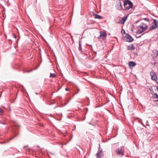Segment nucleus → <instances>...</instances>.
<instances>
[{
  "mask_svg": "<svg viewBox=\"0 0 158 158\" xmlns=\"http://www.w3.org/2000/svg\"><path fill=\"white\" fill-rule=\"evenodd\" d=\"M148 28V26L146 23H142L138 27L139 29L137 31L136 33L138 34H141L146 31Z\"/></svg>",
  "mask_w": 158,
  "mask_h": 158,
  "instance_id": "1",
  "label": "nucleus"
},
{
  "mask_svg": "<svg viewBox=\"0 0 158 158\" xmlns=\"http://www.w3.org/2000/svg\"><path fill=\"white\" fill-rule=\"evenodd\" d=\"M123 2L125 8L123 10H129L133 6V3L129 0H123Z\"/></svg>",
  "mask_w": 158,
  "mask_h": 158,
  "instance_id": "2",
  "label": "nucleus"
},
{
  "mask_svg": "<svg viewBox=\"0 0 158 158\" xmlns=\"http://www.w3.org/2000/svg\"><path fill=\"white\" fill-rule=\"evenodd\" d=\"M124 147L121 146L116 149L115 152L117 153V154L122 156L124 155Z\"/></svg>",
  "mask_w": 158,
  "mask_h": 158,
  "instance_id": "3",
  "label": "nucleus"
},
{
  "mask_svg": "<svg viewBox=\"0 0 158 158\" xmlns=\"http://www.w3.org/2000/svg\"><path fill=\"white\" fill-rule=\"evenodd\" d=\"M153 23L149 28V30H154L158 27V21L156 19H154Z\"/></svg>",
  "mask_w": 158,
  "mask_h": 158,
  "instance_id": "4",
  "label": "nucleus"
},
{
  "mask_svg": "<svg viewBox=\"0 0 158 158\" xmlns=\"http://www.w3.org/2000/svg\"><path fill=\"white\" fill-rule=\"evenodd\" d=\"M115 7L118 10H120L122 8L121 1V0H117L116 2Z\"/></svg>",
  "mask_w": 158,
  "mask_h": 158,
  "instance_id": "5",
  "label": "nucleus"
},
{
  "mask_svg": "<svg viewBox=\"0 0 158 158\" xmlns=\"http://www.w3.org/2000/svg\"><path fill=\"white\" fill-rule=\"evenodd\" d=\"M150 75L151 77L152 80L156 81V82H158V80L157 81V76L153 71L150 72Z\"/></svg>",
  "mask_w": 158,
  "mask_h": 158,
  "instance_id": "6",
  "label": "nucleus"
},
{
  "mask_svg": "<svg viewBox=\"0 0 158 158\" xmlns=\"http://www.w3.org/2000/svg\"><path fill=\"white\" fill-rule=\"evenodd\" d=\"M107 35V34L106 32L101 31L100 32V35L99 36L98 38V39L101 38L103 40L106 38Z\"/></svg>",
  "mask_w": 158,
  "mask_h": 158,
  "instance_id": "7",
  "label": "nucleus"
},
{
  "mask_svg": "<svg viewBox=\"0 0 158 158\" xmlns=\"http://www.w3.org/2000/svg\"><path fill=\"white\" fill-rule=\"evenodd\" d=\"M126 38L127 42H131L133 40L131 36L128 34L126 35Z\"/></svg>",
  "mask_w": 158,
  "mask_h": 158,
  "instance_id": "8",
  "label": "nucleus"
},
{
  "mask_svg": "<svg viewBox=\"0 0 158 158\" xmlns=\"http://www.w3.org/2000/svg\"><path fill=\"white\" fill-rule=\"evenodd\" d=\"M127 19V17L124 16L123 18L118 22V23L124 24Z\"/></svg>",
  "mask_w": 158,
  "mask_h": 158,
  "instance_id": "9",
  "label": "nucleus"
},
{
  "mask_svg": "<svg viewBox=\"0 0 158 158\" xmlns=\"http://www.w3.org/2000/svg\"><path fill=\"white\" fill-rule=\"evenodd\" d=\"M135 49L134 45L133 44L129 45L127 47V49L128 50H133Z\"/></svg>",
  "mask_w": 158,
  "mask_h": 158,
  "instance_id": "10",
  "label": "nucleus"
},
{
  "mask_svg": "<svg viewBox=\"0 0 158 158\" xmlns=\"http://www.w3.org/2000/svg\"><path fill=\"white\" fill-rule=\"evenodd\" d=\"M136 63L133 61H130L128 63V65L130 66V67H134L136 65Z\"/></svg>",
  "mask_w": 158,
  "mask_h": 158,
  "instance_id": "11",
  "label": "nucleus"
},
{
  "mask_svg": "<svg viewBox=\"0 0 158 158\" xmlns=\"http://www.w3.org/2000/svg\"><path fill=\"white\" fill-rule=\"evenodd\" d=\"M94 18L101 19H102L103 18V17L100 15H98L97 14H95V15Z\"/></svg>",
  "mask_w": 158,
  "mask_h": 158,
  "instance_id": "12",
  "label": "nucleus"
},
{
  "mask_svg": "<svg viewBox=\"0 0 158 158\" xmlns=\"http://www.w3.org/2000/svg\"><path fill=\"white\" fill-rule=\"evenodd\" d=\"M56 77V75L55 73H50V77L52 78L55 77Z\"/></svg>",
  "mask_w": 158,
  "mask_h": 158,
  "instance_id": "13",
  "label": "nucleus"
},
{
  "mask_svg": "<svg viewBox=\"0 0 158 158\" xmlns=\"http://www.w3.org/2000/svg\"><path fill=\"white\" fill-rule=\"evenodd\" d=\"M4 110L0 107V114L1 115L4 114Z\"/></svg>",
  "mask_w": 158,
  "mask_h": 158,
  "instance_id": "14",
  "label": "nucleus"
},
{
  "mask_svg": "<svg viewBox=\"0 0 158 158\" xmlns=\"http://www.w3.org/2000/svg\"><path fill=\"white\" fill-rule=\"evenodd\" d=\"M79 49L80 50H81V44L80 41L79 42Z\"/></svg>",
  "mask_w": 158,
  "mask_h": 158,
  "instance_id": "15",
  "label": "nucleus"
},
{
  "mask_svg": "<svg viewBox=\"0 0 158 158\" xmlns=\"http://www.w3.org/2000/svg\"><path fill=\"white\" fill-rule=\"evenodd\" d=\"M96 155L97 156V158H100L101 156H99V153L98 152H97Z\"/></svg>",
  "mask_w": 158,
  "mask_h": 158,
  "instance_id": "16",
  "label": "nucleus"
},
{
  "mask_svg": "<svg viewBox=\"0 0 158 158\" xmlns=\"http://www.w3.org/2000/svg\"><path fill=\"white\" fill-rule=\"evenodd\" d=\"M32 71V70H31L30 71L25 70L24 71V73H29V72H30Z\"/></svg>",
  "mask_w": 158,
  "mask_h": 158,
  "instance_id": "17",
  "label": "nucleus"
},
{
  "mask_svg": "<svg viewBox=\"0 0 158 158\" xmlns=\"http://www.w3.org/2000/svg\"><path fill=\"white\" fill-rule=\"evenodd\" d=\"M16 127V128L17 129H19V126L18 125H14V127ZM13 129H15V128H14Z\"/></svg>",
  "mask_w": 158,
  "mask_h": 158,
  "instance_id": "18",
  "label": "nucleus"
},
{
  "mask_svg": "<svg viewBox=\"0 0 158 158\" xmlns=\"http://www.w3.org/2000/svg\"><path fill=\"white\" fill-rule=\"evenodd\" d=\"M121 33L123 34H125V31L124 29H122V31H121Z\"/></svg>",
  "mask_w": 158,
  "mask_h": 158,
  "instance_id": "19",
  "label": "nucleus"
},
{
  "mask_svg": "<svg viewBox=\"0 0 158 158\" xmlns=\"http://www.w3.org/2000/svg\"><path fill=\"white\" fill-rule=\"evenodd\" d=\"M155 95L156 97L154 98H158V95H157L156 94H155Z\"/></svg>",
  "mask_w": 158,
  "mask_h": 158,
  "instance_id": "20",
  "label": "nucleus"
},
{
  "mask_svg": "<svg viewBox=\"0 0 158 158\" xmlns=\"http://www.w3.org/2000/svg\"><path fill=\"white\" fill-rule=\"evenodd\" d=\"M144 19L146 21H148V19L147 18H145Z\"/></svg>",
  "mask_w": 158,
  "mask_h": 158,
  "instance_id": "21",
  "label": "nucleus"
},
{
  "mask_svg": "<svg viewBox=\"0 0 158 158\" xmlns=\"http://www.w3.org/2000/svg\"><path fill=\"white\" fill-rule=\"evenodd\" d=\"M65 90L67 91L69 90V89L68 88H66L65 89Z\"/></svg>",
  "mask_w": 158,
  "mask_h": 158,
  "instance_id": "22",
  "label": "nucleus"
},
{
  "mask_svg": "<svg viewBox=\"0 0 158 158\" xmlns=\"http://www.w3.org/2000/svg\"><path fill=\"white\" fill-rule=\"evenodd\" d=\"M79 90H80L79 89H78V91H77V93L78 92H79Z\"/></svg>",
  "mask_w": 158,
  "mask_h": 158,
  "instance_id": "23",
  "label": "nucleus"
},
{
  "mask_svg": "<svg viewBox=\"0 0 158 158\" xmlns=\"http://www.w3.org/2000/svg\"><path fill=\"white\" fill-rule=\"evenodd\" d=\"M156 102H158V100H156Z\"/></svg>",
  "mask_w": 158,
  "mask_h": 158,
  "instance_id": "24",
  "label": "nucleus"
},
{
  "mask_svg": "<svg viewBox=\"0 0 158 158\" xmlns=\"http://www.w3.org/2000/svg\"><path fill=\"white\" fill-rule=\"evenodd\" d=\"M14 36H15V38H16V36H15V35H14Z\"/></svg>",
  "mask_w": 158,
  "mask_h": 158,
  "instance_id": "25",
  "label": "nucleus"
},
{
  "mask_svg": "<svg viewBox=\"0 0 158 158\" xmlns=\"http://www.w3.org/2000/svg\"><path fill=\"white\" fill-rule=\"evenodd\" d=\"M157 52H158V51H157Z\"/></svg>",
  "mask_w": 158,
  "mask_h": 158,
  "instance_id": "26",
  "label": "nucleus"
}]
</instances>
